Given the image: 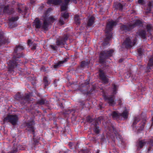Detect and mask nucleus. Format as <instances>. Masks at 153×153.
I'll return each instance as SVG.
<instances>
[{
	"mask_svg": "<svg viewBox=\"0 0 153 153\" xmlns=\"http://www.w3.org/2000/svg\"><path fill=\"white\" fill-rule=\"evenodd\" d=\"M104 121L103 118H100L95 120V124H103L105 123H104Z\"/></svg>",
	"mask_w": 153,
	"mask_h": 153,
	"instance_id": "nucleus-29",
	"label": "nucleus"
},
{
	"mask_svg": "<svg viewBox=\"0 0 153 153\" xmlns=\"http://www.w3.org/2000/svg\"><path fill=\"white\" fill-rule=\"evenodd\" d=\"M8 121L12 124H16L18 121V118L16 115H8L5 118L4 121Z\"/></svg>",
	"mask_w": 153,
	"mask_h": 153,
	"instance_id": "nucleus-6",
	"label": "nucleus"
},
{
	"mask_svg": "<svg viewBox=\"0 0 153 153\" xmlns=\"http://www.w3.org/2000/svg\"><path fill=\"white\" fill-rule=\"evenodd\" d=\"M121 29L123 30H124L126 32L132 29V26L131 25H123L120 26Z\"/></svg>",
	"mask_w": 153,
	"mask_h": 153,
	"instance_id": "nucleus-15",
	"label": "nucleus"
},
{
	"mask_svg": "<svg viewBox=\"0 0 153 153\" xmlns=\"http://www.w3.org/2000/svg\"><path fill=\"white\" fill-rule=\"evenodd\" d=\"M138 3L139 4L143 5L145 4V3L143 0H138Z\"/></svg>",
	"mask_w": 153,
	"mask_h": 153,
	"instance_id": "nucleus-46",
	"label": "nucleus"
},
{
	"mask_svg": "<svg viewBox=\"0 0 153 153\" xmlns=\"http://www.w3.org/2000/svg\"><path fill=\"white\" fill-rule=\"evenodd\" d=\"M112 86H113V92L114 94H116V91L117 90V86L114 84H112Z\"/></svg>",
	"mask_w": 153,
	"mask_h": 153,
	"instance_id": "nucleus-44",
	"label": "nucleus"
},
{
	"mask_svg": "<svg viewBox=\"0 0 153 153\" xmlns=\"http://www.w3.org/2000/svg\"><path fill=\"white\" fill-rule=\"evenodd\" d=\"M69 125H65V126H64V132H69L70 130L69 127L68 126Z\"/></svg>",
	"mask_w": 153,
	"mask_h": 153,
	"instance_id": "nucleus-39",
	"label": "nucleus"
},
{
	"mask_svg": "<svg viewBox=\"0 0 153 153\" xmlns=\"http://www.w3.org/2000/svg\"><path fill=\"white\" fill-rule=\"evenodd\" d=\"M58 125H55V127L56 128V129H58L59 130V131H61V130L60 129H59V128L58 126Z\"/></svg>",
	"mask_w": 153,
	"mask_h": 153,
	"instance_id": "nucleus-58",
	"label": "nucleus"
},
{
	"mask_svg": "<svg viewBox=\"0 0 153 153\" xmlns=\"http://www.w3.org/2000/svg\"><path fill=\"white\" fill-rule=\"evenodd\" d=\"M146 142L145 140H140L139 141L138 146V148H142L146 144Z\"/></svg>",
	"mask_w": 153,
	"mask_h": 153,
	"instance_id": "nucleus-24",
	"label": "nucleus"
},
{
	"mask_svg": "<svg viewBox=\"0 0 153 153\" xmlns=\"http://www.w3.org/2000/svg\"><path fill=\"white\" fill-rule=\"evenodd\" d=\"M49 25V24L47 22V20L46 19H44L42 27V28L45 30H47Z\"/></svg>",
	"mask_w": 153,
	"mask_h": 153,
	"instance_id": "nucleus-21",
	"label": "nucleus"
},
{
	"mask_svg": "<svg viewBox=\"0 0 153 153\" xmlns=\"http://www.w3.org/2000/svg\"><path fill=\"white\" fill-rule=\"evenodd\" d=\"M19 49L22 50L24 49V48L23 46L20 45H19L18 46H16V47L13 54V60H15L16 58H19L23 56V54L22 53L20 54L17 52L18 51H19ZM17 65V64L15 60H13V61H10L9 64V71H11L13 69L16 67Z\"/></svg>",
	"mask_w": 153,
	"mask_h": 153,
	"instance_id": "nucleus-2",
	"label": "nucleus"
},
{
	"mask_svg": "<svg viewBox=\"0 0 153 153\" xmlns=\"http://www.w3.org/2000/svg\"><path fill=\"white\" fill-rule=\"evenodd\" d=\"M116 24V22L113 20H111L107 23L105 31L106 38L104 40V42L102 43L103 46H105L108 44V41L112 37V33H111V31L112 30L113 27Z\"/></svg>",
	"mask_w": 153,
	"mask_h": 153,
	"instance_id": "nucleus-1",
	"label": "nucleus"
},
{
	"mask_svg": "<svg viewBox=\"0 0 153 153\" xmlns=\"http://www.w3.org/2000/svg\"><path fill=\"white\" fill-rule=\"evenodd\" d=\"M89 64V62H86L83 61L81 62V66L82 67H84L86 66H87Z\"/></svg>",
	"mask_w": 153,
	"mask_h": 153,
	"instance_id": "nucleus-34",
	"label": "nucleus"
},
{
	"mask_svg": "<svg viewBox=\"0 0 153 153\" xmlns=\"http://www.w3.org/2000/svg\"><path fill=\"white\" fill-rule=\"evenodd\" d=\"M61 16L64 18L66 19L68 17L69 15L68 13L65 12L64 13L62 14Z\"/></svg>",
	"mask_w": 153,
	"mask_h": 153,
	"instance_id": "nucleus-37",
	"label": "nucleus"
},
{
	"mask_svg": "<svg viewBox=\"0 0 153 153\" xmlns=\"http://www.w3.org/2000/svg\"><path fill=\"white\" fill-rule=\"evenodd\" d=\"M115 98L114 96L112 95L110 96L107 97L105 98V99L108 100V103H109V105L113 106L115 103L114 100Z\"/></svg>",
	"mask_w": 153,
	"mask_h": 153,
	"instance_id": "nucleus-11",
	"label": "nucleus"
},
{
	"mask_svg": "<svg viewBox=\"0 0 153 153\" xmlns=\"http://www.w3.org/2000/svg\"><path fill=\"white\" fill-rule=\"evenodd\" d=\"M55 20V19L52 16H51L49 18V20L51 22H52Z\"/></svg>",
	"mask_w": 153,
	"mask_h": 153,
	"instance_id": "nucleus-55",
	"label": "nucleus"
},
{
	"mask_svg": "<svg viewBox=\"0 0 153 153\" xmlns=\"http://www.w3.org/2000/svg\"><path fill=\"white\" fill-rule=\"evenodd\" d=\"M16 9L18 12L20 13H25L26 12L27 10L26 7H23L22 5H19Z\"/></svg>",
	"mask_w": 153,
	"mask_h": 153,
	"instance_id": "nucleus-16",
	"label": "nucleus"
},
{
	"mask_svg": "<svg viewBox=\"0 0 153 153\" xmlns=\"http://www.w3.org/2000/svg\"><path fill=\"white\" fill-rule=\"evenodd\" d=\"M36 44H33V47L31 48V49L33 50H34L36 49Z\"/></svg>",
	"mask_w": 153,
	"mask_h": 153,
	"instance_id": "nucleus-50",
	"label": "nucleus"
},
{
	"mask_svg": "<svg viewBox=\"0 0 153 153\" xmlns=\"http://www.w3.org/2000/svg\"><path fill=\"white\" fill-rule=\"evenodd\" d=\"M139 119L137 117H135L134 119V121L133 123V124L137 123V122L139 121Z\"/></svg>",
	"mask_w": 153,
	"mask_h": 153,
	"instance_id": "nucleus-45",
	"label": "nucleus"
},
{
	"mask_svg": "<svg viewBox=\"0 0 153 153\" xmlns=\"http://www.w3.org/2000/svg\"><path fill=\"white\" fill-rule=\"evenodd\" d=\"M99 150H97V152L96 153H99Z\"/></svg>",
	"mask_w": 153,
	"mask_h": 153,
	"instance_id": "nucleus-63",
	"label": "nucleus"
},
{
	"mask_svg": "<svg viewBox=\"0 0 153 153\" xmlns=\"http://www.w3.org/2000/svg\"><path fill=\"white\" fill-rule=\"evenodd\" d=\"M18 19V16L13 17L9 19L8 20L9 21L12 22H14L15 21H17Z\"/></svg>",
	"mask_w": 153,
	"mask_h": 153,
	"instance_id": "nucleus-35",
	"label": "nucleus"
},
{
	"mask_svg": "<svg viewBox=\"0 0 153 153\" xmlns=\"http://www.w3.org/2000/svg\"><path fill=\"white\" fill-rule=\"evenodd\" d=\"M35 2V1L33 0H30V3L32 4H33Z\"/></svg>",
	"mask_w": 153,
	"mask_h": 153,
	"instance_id": "nucleus-60",
	"label": "nucleus"
},
{
	"mask_svg": "<svg viewBox=\"0 0 153 153\" xmlns=\"http://www.w3.org/2000/svg\"><path fill=\"white\" fill-rule=\"evenodd\" d=\"M153 5V1H149L148 4V7L147 8V10L148 11L147 12H149L151 11L152 6Z\"/></svg>",
	"mask_w": 153,
	"mask_h": 153,
	"instance_id": "nucleus-30",
	"label": "nucleus"
},
{
	"mask_svg": "<svg viewBox=\"0 0 153 153\" xmlns=\"http://www.w3.org/2000/svg\"><path fill=\"white\" fill-rule=\"evenodd\" d=\"M62 64L61 62H60V61L58 62L57 64H55L53 68H57L61 66V65Z\"/></svg>",
	"mask_w": 153,
	"mask_h": 153,
	"instance_id": "nucleus-40",
	"label": "nucleus"
},
{
	"mask_svg": "<svg viewBox=\"0 0 153 153\" xmlns=\"http://www.w3.org/2000/svg\"><path fill=\"white\" fill-rule=\"evenodd\" d=\"M153 66V55L149 59V61L148 62L147 66V69L148 70L151 69L150 67Z\"/></svg>",
	"mask_w": 153,
	"mask_h": 153,
	"instance_id": "nucleus-22",
	"label": "nucleus"
},
{
	"mask_svg": "<svg viewBox=\"0 0 153 153\" xmlns=\"http://www.w3.org/2000/svg\"><path fill=\"white\" fill-rule=\"evenodd\" d=\"M43 82L44 83L45 87L48 85V82L47 80V77L45 76L43 79Z\"/></svg>",
	"mask_w": 153,
	"mask_h": 153,
	"instance_id": "nucleus-36",
	"label": "nucleus"
},
{
	"mask_svg": "<svg viewBox=\"0 0 153 153\" xmlns=\"http://www.w3.org/2000/svg\"><path fill=\"white\" fill-rule=\"evenodd\" d=\"M74 19L76 24V25H79L80 22V19L79 16L77 15H76L74 16Z\"/></svg>",
	"mask_w": 153,
	"mask_h": 153,
	"instance_id": "nucleus-26",
	"label": "nucleus"
},
{
	"mask_svg": "<svg viewBox=\"0 0 153 153\" xmlns=\"http://www.w3.org/2000/svg\"><path fill=\"white\" fill-rule=\"evenodd\" d=\"M137 42V39L135 38L133 42H131L130 38L127 37L123 44L125 46V47L127 48H131Z\"/></svg>",
	"mask_w": 153,
	"mask_h": 153,
	"instance_id": "nucleus-8",
	"label": "nucleus"
},
{
	"mask_svg": "<svg viewBox=\"0 0 153 153\" xmlns=\"http://www.w3.org/2000/svg\"><path fill=\"white\" fill-rule=\"evenodd\" d=\"M68 39V35H64L61 38L57 39L56 41V45L58 46H62L64 45Z\"/></svg>",
	"mask_w": 153,
	"mask_h": 153,
	"instance_id": "nucleus-7",
	"label": "nucleus"
},
{
	"mask_svg": "<svg viewBox=\"0 0 153 153\" xmlns=\"http://www.w3.org/2000/svg\"><path fill=\"white\" fill-rule=\"evenodd\" d=\"M120 116L122 117L124 119H127L128 115V111L126 108H124V110L122 113L120 114Z\"/></svg>",
	"mask_w": 153,
	"mask_h": 153,
	"instance_id": "nucleus-20",
	"label": "nucleus"
},
{
	"mask_svg": "<svg viewBox=\"0 0 153 153\" xmlns=\"http://www.w3.org/2000/svg\"><path fill=\"white\" fill-rule=\"evenodd\" d=\"M137 33L141 36L143 39H144L146 38V33L145 30H139Z\"/></svg>",
	"mask_w": 153,
	"mask_h": 153,
	"instance_id": "nucleus-14",
	"label": "nucleus"
},
{
	"mask_svg": "<svg viewBox=\"0 0 153 153\" xmlns=\"http://www.w3.org/2000/svg\"><path fill=\"white\" fill-rule=\"evenodd\" d=\"M144 125H141V129H137V130H142L143 128L144 127Z\"/></svg>",
	"mask_w": 153,
	"mask_h": 153,
	"instance_id": "nucleus-56",
	"label": "nucleus"
},
{
	"mask_svg": "<svg viewBox=\"0 0 153 153\" xmlns=\"http://www.w3.org/2000/svg\"><path fill=\"white\" fill-rule=\"evenodd\" d=\"M45 103L48 104V102L47 101H46L45 100H44L43 99H41V100H38L36 102V104L40 105H43L45 104Z\"/></svg>",
	"mask_w": 153,
	"mask_h": 153,
	"instance_id": "nucleus-25",
	"label": "nucleus"
},
{
	"mask_svg": "<svg viewBox=\"0 0 153 153\" xmlns=\"http://www.w3.org/2000/svg\"><path fill=\"white\" fill-rule=\"evenodd\" d=\"M26 130L31 132L33 135V141L31 140L29 142V145L31 148L34 149L38 146L39 144V141L38 140L35 138V129L33 126V125H26Z\"/></svg>",
	"mask_w": 153,
	"mask_h": 153,
	"instance_id": "nucleus-3",
	"label": "nucleus"
},
{
	"mask_svg": "<svg viewBox=\"0 0 153 153\" xmlns=\"http://www.w3.org/2000/svg\"><path fill=\"white\" fill-rule=\"evenodd\" d=\"M152 123L153 124V117H152Z\"/></svg>",
	"mask_w": 153,
	"mask_h": 153,
	"instance_id": "nucleus-64",
	"label": "nucleus"
},
{
	"mask_svg": "<svg viewBox=\"0 0 153 153\" xmlns=\"http://www.w3.org/2000/svg\"><path fill=\"white\" fill-rule=\"evenodd\" d=\"M123 60V59H121L119 60V62H122Z\"/></svg>",
	"mask_w": 153,
	"mask_h": 153,
	"instance_id": "nucleus-61",
	"label": "nucleus"
},
{
	"mask_svg": "<svg viewBox=\"0 0 153 153\" xmlns=\"http://www.w3.org/2000/svg\"><path fill=\"white\" fill-rule=\"evenodd\" d=\"M68 59H69V58H68V57H66V58H65L64 59V60L63 61H60V62H61L62 63V64L63 63L66 62L67 61V60Z\"/></svg>",
	"mask_w": 153,
	"mask_h": 153,
	"instance_id": "nucleus-49",
	"label": "nucleus"
},
{
	"mask_svg": "<svg viewBox=\"0 0 153 153\" xmlns=\"http://www.w3.org/2000/svg\"><path fill=\"white\" fill-rule=\"evenodd\" d=\"M94 17L91 16L88 20L87 23V26H90L92 25L94 23Z\"/></svg>",
	"mask_w": 153,
	"mask_h": 153,
	"instance_id": "nucleus-23",
	"label": "nucleus"
},
{
	"mask_svg": "<svg viewBox=\"0 0 153 153\" xmlns=\"http://www.w3.org/2000/svg\"><path fill=\"white\" fill-rule=\"evenodd\" d=\"M12 24L11 23H9V26H10V27L11 28H12V27H11V25Z\"/></svg>",
	"mask_w": 153,
	"mask_h": 153,
	"instance_id": "nucleus-62",
	"label": "nucleus"
},
{
	"mask_svg": "<svg viewBox=\"0 0 153 153\" xmlns=\"http://www.w3.org/2000/svg\"><path fill=\"white\" fill-rule=\"evenodd\" d=\"M137 52L139 55H142L143 52V49L142 48H139L138 49H137Z\"/></svg>",
	"mask_w": 153,
	"mask_h": 153,
	"instance_id": "nucleus-42",
	"label": "nucleus"
},
{
	"mask_svg": "<svg viewBox=\"0 0 153 153\" xmlns=\"http://www.w3.org/2000/svg\"><path fill=\"white\" fill-rule=\"evenodd\" d=\"M59 23L61 25L64 24V21L61 19H60L59 20Z\"/></svg>",
	"mask_w": 153,
	"mask_h": 153,
	"instance_id": "nucleus-54",
	"label": "nucleus"
},
{
	"mask_svg": "<svg viewBox=\"0 0 153 153\" xmlns=\"http://www.w3.org/2000/svg\"><path fill=\"white\" fill-rule=\"evenodd\" d=\"M14 148H13V150L9 153H16L18 151L17 148L16 146L15 147V146H14Z\"/></svg>",
	"mask_w": 153,
	"mask_h": 153,
	"instance_id": "nucleus-41",
	"label": "nucleus"
},
{
	"mask_svg": "<svg viewBox=\"0 0 153 153\" xmlns=\"http://www.w3.org/2000/svg\"><path fill=\"white\" fill-rule=\"evenodd\" d=\"M86 121L89 123H90L91 122L93 121V120L90 116H88L86 117Z\"/></svg>",
	"mask_w": 153,
	"mask_h": 153,
	"instance_id": "nucleus-38",
	"label": "nucleus"
},
{
	"mask_svg": "<svg viewBox=\"0 0 153 153\" xmlns=\"http://www.w3.org/2000/svg\"><path fill=\"white\" fill-rule=\"evenodd\" d=\"M68 3L71 1V2H73L76 4L77 3V0H68Z\"/></svg>",
	"mask_w": 153,
	"mask_h": 153,
	"instance_id": "nucleus-53",
	"label": "nucleus"
},
{
	"mask_svg": "<svg viewBox=\"0 0 153 153\" xmlns=\"http://www.w3.org/2000/svg\"><path fill=\"white\" fill-rule=\"evenodd\" d=\"M114 6L116 9L120 10H122L123 7V6L120 3L115 4Z\"/></svg>",
	"mask_w": 153,
	"mask_h": 153,
	"instance_id": "nucleus-28",
	"label": "nucleus"
},
{
	"mask_svg": "<svg viewBox=\"0 0 153 153\" xmlns=\"http://www.w3.org/2000/svg\"><path fill=\"white\" fill-rule=\"evenodd\" d=\"M68 0H64V3H63L61 6V11H64L65 10L67 7L68 4Z\"/></svg>",
	"mask_w": 153,
	"mask_h": 153,
	"instance_id": "nucleus-19",
	"label": "nucleus"
},
{
	"mask_svg": "<svg viewBox=\"0 0 153 153\" xmlns=\"http://www.w3.org/2000/svg\"><path fill=\"white\" fill-rule=\"evenodd\" d=\"M3 11L4 13H12L14 12V9L9 7V6H7L4 7Z\"/></svg>",
	"mask_w": 153,
	"mask_h": 153,
	"instance_id": "nucleus-13",
	"label": "nucleus"
},
{
	"mask_svg": "<svg viewBox=\"0 0 153 153\" xmlns=\"http://www.w3.org/2000/svg\"><path fill=\"white\" fill-rule=\"evenodd\" d=\"M66 112L68 114H69L71 113V111L69 109H67L66 110Z\"/></svg>",
	"mask_w": 153,
	"mask_h": 153,
	"instance_id": "nucleus-57",
	"label": "nucleus"
},
{
	"mask_svg": "<svg viewBox=\"0 0 153 153\" xmlns=\"http://www.w3.org/2000/svg\"><path fill=\"white\" fill-rule=\"evenodd\" d=\"M147 31L148 33H150V31H152L153 29V27L150 24L147 25L146 27Z\"/></svg>",
	"mask_w": 153,
	"mask_h": 153,
	"instance_id": "nucleus-32",
	"label": "nucleus"
},
{
	"mask_svg": "<svg viewBox=\"0 0 153 153\" xmlns=\"http://www.w3.org/2000/svg\"><path fill=\"white\" fill-rule=\"evenodd\" d=\"M120 114H118L116 111H114L112 114L113 118L114 119H117L120 118Z\"/></svg>",
	"mask_w": 153,
	"mask_h": 153,
	"instance_id": "nucleus-27",
	"label": "nucleus"
},
{
	"mask_svg": "<svg viewBox=\"0 0 153 153\" xmlns=\"http://www.w3.org/2000/svg\"><path fill=\"white\" fill-rule=\"evenodd\" d=\"M30 95L28 94H27L26 95L24 99H22L23 100V101H28L29 100Z\"/></svg>",
	"mask_w": 153,
	"mask_h": 153,
	"instance_id": "nucleus-43",
	"label": "nucleus"
},
{
	"mask_svg": "<svg viewBox=\"0 0 153 153\" xmlns=\"http://www.w3.org/2000/svg\"><path fill=\"white\" fill-rule=\"evenodd\" d=\"M88 85L82 84L79 86V90L84 94H88L89 93L88 91Z\"/></svg>",
	"mask_w": 153,
	"mask_h": 153,
	"instance_id": "nucleus-10",
	"label": "nucleus"
},
{
	"mask_svg": "<svg viewBox=\"0 0 153 153\" xmlns=\"http://www.w3.org/2000/svg\"><path fill=\"white\" fill-rule=\"evenodd\" d=\"M4 39L3 37V34L0 33V46L4 43Z\"/></svg>",
	"mask_w": 153,
	"mask_h": 153,
	"instance_id": "nucleus-33",
	"label": "nucleus"
},
{
	"mask_svg": "<svg viewBox=\"0 0 153 153\" xmlns=\"http://www.w3.org/2000/svg\"><path fill=\"white\" fill-rule=\"evenodd\" d=\"M20 94H17L16 95V98L17 99V100H19L20 99V98L21 97H20Z\"/></svg>",
	"mask_w": 153,
	"mask_h": 153,
	"instance_id": "nucleus-51",
	"label": "nucleus"
},
{
	"mask_svg": "<svg viewBox=\"0 0 153 153\" xmlns=\"http://www.w3.org/2000/svg\"><path fill=\"white\" fill-rule=\"evenodd\" d=\"M108 126H105V128L106 131H108L111 132H113L114 133L117 139L119 141L122 142L123 140L122 136L120 135L119 132L120 130L118 128H115L113 125H106Z\"/></svg>",
	"mask_w": 153,
	"mask_h": 153,
	"instance_id": "nucleus-4",
	"label": "nucleus"
},
{
	"mask_svg": "<svg viewBox=\"0 0 153 153\" xmlns=\"http://www.w3.org/2000/svg\"><path fill=\"white\" fill-rule=\"evenodd\" d=\"M62 2L61 0H48L47 3L49 4H53L57 5L60 4Z\"/></svg>",
	"mask_w": 153,
	"mask_h": 153,
	"instance_id": "nucleus-18",
	"label": "nucleus"
},
{
	"mask_svg": "<svg viewBox=\"0 0 153 153\" xmlns=\"http://www.w3.org/2000/svg\"><path fill=\"white\" fill-rule=\"evenodd\" d=\"M93 126H91V127L92 128V129L93 131L95 133L97 134H99L101 130V128L98 125H91Z\"/></svg>",
	"mask_w": 153,
	"mask_h": 153,
	"instance_id": "nucleus-12",
	"label": "nucleus"
},
{
	"mask_svg": "<svg viewBox=\"0 0 153 153\" xmlns=\"http://www.w3.org/2000/svg\"><path fill=\"white\" fill-rule=\"evenodd\" d=\"M118 104L120 105H121V101L120 99H119L118 100Z\"/></svg>",
	"mask_w": 153,
	"mask_h": 153,
	"instance_id": "nucleus-59",
	"label": "nucleus"
},
{
	"mask_svg": "<svg viewBox=\"0 0 153 153\" xmlns=\"http://www.w3.org/2000/svg\"><path fill=\"white\" fill-rule=\"evenodd\" d=\"M32 44V41L30 39H28L27 41V44L28 45L30 46V44Z\"/></svg>",
	"mask_w": 153,
	"mask_h": 153,
	"instance_id": "nucleus-52",
	"label": "nucleus"
},
{
	"mask_svg": "<svg viewBox=\"0 0 153 153\" xmlns=\"http://www.w3.org/2000/svg\"><path fill=\"white\" fill-rule=\"evenodd\" d=\"M114 52V51L113 50L102 51L99 56L100 62V63L104 64L105 62L106 59L111 56Z\"/></svg>",
	"mask_w": 153,
	"mask_h": 153,
	"instance_id": "nucleus-5",
	"label": "nucleus"
},
{
	"mask_svg": "<svg viewBox=\"0 0 153 153\" xmlns=\"http://www.w3.org/2000/svg\"><path fill=\"white\" fill-rule=\"evenodd\" d=\"M33 25L36 28H39L41 27V23L39 20L38 18H36L33 22Z\"/></svg>",
	"mask_w": 153,
	"mask_h": 153,
	"instance_id": "nucleus-17",
	"label": "nucleus"
},
{
	"mask_svg": "<svg viewBox=\"0 0 153 153\" xmlns=\"http://www.w3.org/2000/svg\"><path fill=\"white\" fill-rule=\"evenodd\" d=\"M141 25L142 22L139 20H137L136 21L134 24L131 25L132 26V28H133L135 26H140Z\"/></svg>",
	"mask_w": 153,
	"mask_h": 153,
	"instance_id": "nucleus-31",
	"label": "nucleus"
},
{
	"mask_svg": "<svg viewBox=\"0 0 153 153\" xmlns=\"http://www.w3.org/2000/svg\"><path fill=\"white\" fill-rule=\"evenodd\" d=\"M50 47L54 51H56L57 50V48L56 46H54L53 45H50Z\"/></svg>",
	"mask_w": 153,
	"mask_h": 153,
	"instance_id": "nucleus-48",
	"label": "nucleus"
},
{
	"mask_svg": "<svg viewBox=\"0 0 153 153\" xmlns=\"http://www.w3.org/2000/svg\"><path fill=\"white\" fill-rule=\"evenodd\" d=\"M99 75L100 79L104 82L105 83H107L108 82V79L106 77L105 75V72L101 69L99 70Z\"/></svg>",
	"mask_w": 153,
	"mask_h": 153,
	"instance_id": "nucleus-9",
	"label": "nucleus"
},
{
	"mask_svg": "<svg viewBox=\"0 0 153 153\" xmlns=\"http://www.w3.org/2000/svg\"><path fill=\"white\" fill-rule=\"evenodd\" d=\"M148 143L152 146H153V139L149 140L148 141Z\"/></svg>",
	"mask_w": 153,
	"mask_h": 153,
	"instance_id": "nucleus-47",
	"label": "nucleus"
}]
</instances>
